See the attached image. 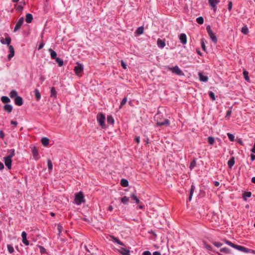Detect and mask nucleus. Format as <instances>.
Here are the masks:
<instances>
[{
	"instance_id": "1",
	"label": "nucleus",
	"mask_w": 255,
	"mask_h": 255,
	"mask_svg": "<svg viewBox=\"0 0 255 255\" xmlns=\"http://www.w3.org/2000/svg\"><path fill=\"white\" fill-rule=\"evenodd\" d=\"M223 241L228 245H229V246L232 247V248H235V249H237L238 250H239V251H240L241 252H244V253L251 252V253H252L253 254H255V251H254V250L250 251L248 249L244 247L241 246L237 245H235V244L232 243V242H231L230 241H228L226 239H224Z\"/></svg>"
},
{
	"instance_id": "2",
	"label": "nucleus",
	"mask_w": 255,
	"mask_h": 255,
	"mask_svg": "<svg viewBox=\"0 0 255 255\" xmlns=\"http://www.w3.org/2000/svg\"><path fill=\"white\" fill-rule=\"evenodd\" d=\"M84 196L82 191L76 194L75 197V203L77 205H80L82 203H85Z\"/></svg>"
},
{
	"instance_id": "3",
	"label": "nucleus",
	"mask_w": 255,
	"mask_h": 255,
	"mask_svg": "<svg viewBox=\"0 0 255 255\" xmlns=\"http://www.w3.org/2000/svg\"><path fill=\"white\" fill-rule=\"evenodd\" d=\"M97 120L98 123H99L100 126L103 128H106L105 124V117L103 114H98L97 116Z\"/></svg>"
},
{
	"instance_id": "4",
	"label": "nucleus",
	"mask_w": 255,
	"mask_h": 255,
	"mask_svg": "<svg viewBox=\"0 0 255 255\" xmlns=\"http://www.w3.org/2000/svg\"><path fill=\"white\" fill-rule=\"evenodd\" d=\"M168 70L177 75H184L183 72L179 69L177 66L172 67H168Z\"/></svg>"
},
{
	"instance_id": "5",
	"label": "nucleus",
	"mask_w": 255,
	"mask_h": 255,
	"mask_svg": "<svg viewBox=\"0 0 255 255\" xmlns=\"http://www.w3.org/2000/svg\"><path fill=\"white\" fill-rule=\"evenodd\" d=\"M206 29L212 41L214 43H216L217 42V38L215 33H214L213 31L211 30L210 26L208 25L206 27Z\"/></svg>"
},
{
	"instance_id": "6",
	"label": "nucleus",
	"mask_w": 255,
	"mask_h": 255,
	"mask_svg": "<svg viewBox=\"0 0 255 255\" xmlns=\"http://www.w3.org/2000/svg\"><path fill=\"white\" fill-rule=\"evenodd\" d=\"M156 126H169L170 125V122L167 119H158V118L156 120Z\"/></svg>"
},
{
	"instance_id": "7",
	"label": "nucleus",
	"mask_w": 255,
	"mask_h": 255,
	"mask_svg": "<svg viewBox=\"0 0 255 255\" xmlns=\"http://www.w3.org/2000/svg\"><path fill=\"white\" fill-rule=\"evenodd\" d=\"M14 150H13V153L11 155H8L5 157L4 158V163L5 166L7 167L8 169H10L11 167V157L14 154Z\"/></svg>"
},
{
	"instance_id": "8",
	"label": "nucleus",
	"mask_w": 255,
	"mask_h": 255,
	"mask_svg": "<svg viewBox=\"0 0 255 255\" xmlns=\"http://www.w3.org/2000/svg\"><path fill=\"white\" fill-rule=\"evenodd\" d=\"M77 66L74 67V72L78 76H81L80 74L83 71L84 68L81 64L79 63H76Z\"/></svg>"
},
{
	"instance_id": "9",
	"label": "nucleus",
	"mask_w": 255,
	"mask_h": 255,
	"mask_svg": "<svg viewBox=\"0 0 255 255\" xmlns=\"http://www.w3.org/2000/svg\"><path fill=\"white\" fill-rule=\"evenodd\" d=\"M219 0H208V2L214 11H216V5L219 3Z\"/></svg>"
},
{
	"instance_id": "10",
	"label": "nucleus",
	"mask_w": 255,
	"mask_h": 255,
	"mask_svg": "<svg viewBox=\"0 0 255 255\" xmlns=\"http://www.w3.org/2000/svg\"><path fill=\"white\" fill-rule=\"evenodd\" d=\"M32 153L33 157L35 160H38L39 159L40 156L39 155L38 151L36 147H32Z\"/></svg>"
},
{
	"instance_id": "11",
	"label": "nucleus",
	"mask_w": 255,
	"mask_h": 255,
	"mask_svg": "<svg viewBox=\"0 0 255 255\" xmlns=\"http://www.w3.org/2000/svg\"><path fill=\"white\" fill-rule=\"evenodd\" d=\"M0 42L3 44H7V46H9L11 42V39L8 36L5 37V38H4L3 37H1Z\"/></svg>"
},
{
	"instance_id": "12",
	"label": "nucleus",
	"mask_w": 255,
	"mask_h": 255,
	"mask_svg": "<svg viewBox=\"0 0 255 255\" xmlns=\"http://www.w3.org/2000/svg\"><path fill=\"white\" fill-rule=\"evenodd\" d=\"M21 236L22 238V243L26 246L29 245V242L27 240V234L25 232H23L21 234Z\"/></svg>"
},
{
	"instance_id": "13",
	"label": "nucleus",
	"mask_w": 255,
	"mask_h": 255,
	"mask_svg": "<svg viewBox=\"0 0 255 255\" xmlns=\"http://www.w3.org/2000/svg\"><path fill=\"white\" fill-rule=\"evenodd\" d=\"M7 46L8 47L10 52V54L8 55V59L10 60L14 55V50L13 47L11 45H9V46Z\"/></svg>"
},
{
	"instance_id": "14",
	"label": "nucleus",
	"mask_w": 255,
	"mask_h": 255,
	"mask_svg": "<svg viewBox=\"0 0 255 255\" xmlns=\"http://www.w3.org/2000/svg\"><path fill=\"white\" fill-rule=\"evenodd\" d=\"M119 252L123 255H129V250H127L124 248L122 247L120 250H119Z\"/></svg>"
},
{
	"instance_id": "15",
	"label": "nucleus",
	"mask_w": 255,
	"mask_h": 255,
	"mask_svg": "<svg viewBox=\"0 0 255 255\" xmlns=\"http://www.w3.org/2000/svg\"><path fill=\"white\" fill-rule=\"evenodd\" d=\"M199 79L201 81L206 82L208 81V77L207 76H205L202 72L199 73Z\"/></svg>"
},
{
	"instance_id": "16",
	"label": "nucleus",
	"mask_w": 255,
	"mask_h": 255,
	"mask_svg": "<svg viewBox=\"0 0 255 255\" xmlns=\"http://www.w3.org/2000/svg\"><path fill=\"white\" fill-rule=\"evenodd\" d=\"M179 39L181 43L183 44H185L187 43L186 35L184 33H182L180 35Z\"/></svg>"
},
{
	"instance_id": "17",
	"label": "nucleus",
	"mask_w": 255,
	"mask_h": 255,
	"mask_svg": "<svg viewBox=\"0 0 255 255\" xmlns=\"http://www.w3.org/2000/svg\"><path fill=\"white\" fill-rule=\"evenodd\" d=\"M41 142L44 146H47L49 145V139L46 137H42L41 139Z\"/></svg>"
},
{
	"instance_id": "18",
	"label": "nucleus",
	"mask_w": 255,
	"mask_h": 255,
	"mask_svg": "<svg viewBox=\"0 0 255 255\" xmlns=\"http://www.w3.org/2000/svg\"><path fill=\"white\" fill-rule=\"evenodd\" d=\"M157 44L159 47L161 48H163L165 46V41L159 38L157 39Z\"/></svg>"
},
{
	"instance_id": "19",
	"label": "nucleus",
	"mask_w": 255,
	"mask_h": 255,
	"mask_svg": "<svg viewBox=\"0 0 255 255\" xmlns=\"http://www.w3.org/2000/svg\"><path fill=\"white\" fill-rule=\"evenodd\" d=\"M48 51L50 52L51 58L52 59H55L56 58H57V53L55 51L52 50L51 48H49L48 49Z\"/></svg>"
},
{
	"instance_id": "20",
	"label": "nucleus",
	"mask_w": 255,
	"mask_h": 255,
	"mask_svg": "<svg viewBox=\"0 0 255 255\" xmlns=\"http://www.w3.org/2000/svg\"><path fill=\"white\" fill-rule=\"evenodd\" d=\"M33 19V16L31 14L27 13L26 15L25 20L27 23H31Z\"/></svg>"
},
{
	"instance_id": "21",
	"label": "nucleus",
	"mask_w": 255,
	"mask_h": 255,
	"mask_svg": "<svg viewBox=\"0 0 255 255\" xmlns=\"http://www.w3.org/2000/svg\"><path fill=\"white\" fill-rule=\"evenodd\" d=\"M3 109L5 111L10 113L12 110V107L10 105L6 104L4 106Z\"/></svg>"
},
{
	"instance_id": "22",
	"label": "nucleus",
	"mask_w": 255,
	"mask_h": 255,
	"mask_svg": "<svg viewBox=\"0 0 255 255\" xmlns=\"http://www.w3.org/2000/svg\"><path fill=\"white\" fill-rule=\"evenodd\" d=\"M235 158L233 157L228 162V165L230 168H231L235 164Z\"/></svg>"
},
{
	"instance_id": "23",
	"label": "nucleus",
	"mask_w": 255,
	"mask_h": 255,
	"mask_svg": "<svg viewBox=\"0 0 255 255\" xmlns=\"http://www.w3.org/2000/svg\"><path fill=\"white\" fill-rule=\"evenodd\" d=\"M121 184L124 187H127L128 185V182L127 179H122L121 181Z\"/></svg>"
},
{
	"instance_id": "24",
	"label": "nucleus",
	"mask_w": 255,
	"mask_h": 255,
	"mask_svg": "<svg viewBox=\"0 0 255 255\" xmlns=\"http://www.w3.org/2000/svg\"><path fill=\"white\" fill-rule=\"evenodd\" d=\"M34 93L36 100L37 101L39 100L41 98V95L39 90L38 89H35L34 90Z\"/></svg>"
},
{
	"instance_id": "25",
	"label": "nucleus",
	"mask_w": 255,
	"mask_h": 255,
	"mask_svg": "<svg viewBox=\"0 0 255 255\" xmlns=\"http://www.w3.org/2000/svg\"><path fill=\"white\" fill-rule=\"evenodd\" d=\"M111 238L113 240L114 242L117 243L120 245L124 246V244L123 242H122L120 240H119L118 238L115 237L114 236H111Z\"/></svg>"
},
{
	"instance_id": "26",
	"label": "nucleus",
	"mask_w": 255,
	"mask_h": 255,
	"mask_svg": "<svg viewBox=\"0 0 255 255\" xmlns=\"http://www.w3.org/2000/svg\"><path fill=\"white\" fill-rule=\"evenodd\" d=\"M144 31V28L143 26H140L136 30V33L137 35H140L142 34L143 33Z\"/></svg>"
},
{
	"instance_id": "27",
	"label": "nucleus",
	"mask_w": 255,
	"mask_h": 255,
	"mask_svg": "<svg viewBox=\"0 0 255 255\" xmlns=\"http://www.w3.org/2000/svg\"><path fill=\"white\" fill-rule=\"evenodd\" d=\"M107 123L108 124L113 125L114 124L115 121L112 116H108L107 117Z\"/></svg>"
},
{
	"instance_id": "28",
	"label": "nucleus",
	"mask_w": 255,
	"mask_h": 255,
	"mask_svg": "<svg viewBox=\"0 0 255 255\" xmlns=\"http://www.w3.org/2000/svg\"><path fill=\"white\" fill-rule=\"evenodd\" d=\"M194 189H195V186L193 185H192L191 187V189H190V195H189V201H190L191 200L193 194L194 193Z\"/></svg>"
},
{
	"instance_id": "29",
	"label": "nucleus",
	"mask_w": 255,
	"mask_h": 255,
	"mask_svg": "<svg viewBox=\"0 0 255 255\" xmlns=\"http://www.w3.org/2000/svg\"><path fill=\"white\" fill-rule=\"evenodd\" d=\"M50 92H51V95H50L51 97H56L57 92L54 87H53L51 88Z\"/></svg>"
},
{
	"instance_id": "30",
	"label": "nucleus",
	"mask_w": 255,
	"mask_h": 255,
	"mask_svg": "<svg viewBox=\"0 0 255 255\" xmlns=\"http://www.w3.org/2000/svg\"><path fill=\"white\" fill-rule=\"evenodd\" d=\"M24 21L23 17H21L18 22H17V30L20 28Z\"/></svg>"
},
{
	"instance_id": "31",
	"label": "nucleus",
	"mask_w": 255,
	"mask_h": 255,
	"mask_svg": "<svg viewBox=\"0 0 255 255\" xmlns=\"http://www.w3.org/2000/svg\"><path fill=\"white\" fill-rule=\"evenodd\" d=\"M23 104V100L21 97L17 96V106H21Z\"/></svg>"
},
{
	"instance_id": "32",
	"label": "nucleus",
	"mask_w": 255,
	"mask_h": 255,
	"mask_svg": "<svg viewBox=\"0 0 255 255\" xmlns=\"http://www.w3.org/2000/svg\"><path fill=\"white\" fill-rule=\"evenodd\" d=\"M130 197L132 199H133L135 201V202L136 204L139 203L140 201L135 194H131Z\"/></svg>"
},
{
	"instance_id": "33",
	"label": "nucleus",
	"mask_w": 255,
	"mask_h": 255,
	"mask_svg": "<svg viewBox=\"0 0 255 255\" xmlns=\"http://www.w3.org/2000/svg\"><path fill=\"white\" fill-rule=\"evenodd\" d=\"M1 100L3 103H8L10 102V99L6 96H2L1 98Z\"/></svg>"
},
{
	"instance_id": "34",
	"label": "nucleus",
	"mask_w": 255,
	"mask_h": 255,
	"mask_svg": "<svg viewBox=\"0 0 255 255\" xmlns=\"http://www.w3.org/2000/svg\"><path fill=\"white\" fill-rule=\"evenodd\" d=\"M55 61L58 63L59 67H61L63 65V61L59 58L55 59Z\"/></svg>"
},
{
	"instance_id": "35",
	"label": "nucleus",
	"mask_w": 255,
	"mask_h": 255,
	"mask_svg": "<svg viewBox=\"0 0 255 255\" xmlns=\"http://www.w3.org/2000/svg\"><path fill=\"white\" fill-rule=\"evenodd\" d=\"M47 165L49 171H51L53 168V165L51 160L50 159L47 160Z\"/></svg>"
},
{
	"instance_id": "36",
	"label": "nucleus",
	"mask_w": 255,
	"mask_h": 255,
	"mask_svg": "<svg viewBox=\"0 0 255 255\" xmlns=\"http://www.w3.org/2000/svg\"><path fill=\"white\" fill-rule=\"evenodd\" d=\"M220 252L226 253V254H230L231 253V250L227 248H222L220 250Z\"/></svg>"
},
{
	"instance_id": "37",
	"label": "nucleus",
	"mask_w": 255,
	"mask_h": 255,
	"mask_svg": "<svg viewBox=\"0 0 255 255\" xmlns=\"http://www.w3.org/2000/svg\"><path fill=\"white\" fill-rule=\"evenodd\" d=\"M11 98H14V101L16 104V91L13 90L10 93Z\"/></svg>"
},
{
	"instance_id": "38",
	"label": "nucleus",
	"mask_w": 255,
	"mask_h": 255,
	"mask_svg": "<svg viewBox=\"0 0 255 255\" xmlns=\"http://www.w3.org/2000/svg\"><path fill=\"white\" fill-rule=\"evenodd\" d=\"M57 230L58 231V236H60V234L63 230V227L61 224H57Z\"/></svg>"
},
{
	"instance_id": "39",
	"label": "nucleus",
	"mask_w": 255,
	"mask_h": 255,
	"mask_svg": "<svg viewBox=\"0 0 255 255\" xmlns=\"http://www.w3.org/2000/svg\"><path fill=\"white\" fill-rule=\"evenodd\" d=\"M248 74H249V73L248 71H244L243 72V75L244 76V78H245V80L247 81H249V80H250V78L248 76Z\"/></svg>"
},
{
	"instance_id": "40",
	"label": "nucleus",
	"mask_w": 255,
	"mask_h": 255,
	"mask_svg": "<svg viewBox=\"0 0 255 255\" xmlns=\"http://www.w3.org/2000/svg\"><path fill=\"white\" fill-rule=\"evenodd\" d=\"M129 201V198L127 197V196H124L121 199V202L123 204H127Z\"/></svg>"
},
{
	"instance_id": "41",
	"label": "nucleus",
	"mask_w": 255,
	"mask_h": 255,
	"mask_svg": "<svg viewBox=\"0 0 255 255\" xmlns=\"http://www.w3.org/2000/svg\"><path fill=\"white\" fill-rule=\"evenodd\" d=\"M241 31L244 34H247L249 32V30L248 27L246 26H245L242 27Z\"/></svg>"
},
{
	"instance_id": "42",
	"label": "nucleus",
	"mask_w": 255,
	"mask_h": 255,
	"mask_svg": "<svg viewBox=\"0 0 255 255\" xmlns=\"http://www.w3.org/2000/svg\"><path fill=\"white\" fill-rule=\"evenodd\" d=\"M196 21L198 23L202 24L204 22V18L202 16H200L196 19Z\"/></svg>"
},
{
	"instance_id": "43",
	"label": "nucleus",
	"mask_w": 255,
	"mask_h": 255,
	"mask_svg": "<svg viewBox=\"0 0 255 255\" xmlns=\"http://www.w3.org/2000/svg\"><path fill=\"white\" fill-rule=\"evenodd\" d=\"M127 102V98L126 97H125L122 101L121 103V104H120V108H122L126 104V103Z\"/></svg>"
},
{
	"instance_id": "44",
	"label": "nucleus",
	"mask_w": 255,
	"mask_h": 255,
	"mask_svg": "<svg viewBox=\"0 0 255 255\" xmlns=\"http://www.w3.org/2000/svg\"><path fill=\"white\" fill-rule=\"evenodd\" d=\"M208 141L210 144L213 145L215 142L214 138L212 136L208 137Z\"/></svg>"
},
{
	"instance_id": "45",
	"label": "nucleus",
	"mask_w": 255,
	"mask_h": 255,
	"mask_svg": "<svg viewBox=\"0 0 255 255\" xmlns=\"http://www.w3.org/2000/svg\"><path fill=\"white\" fill-rule=\"evenodd\" d=\"M196 165V161L195 159H194L190 163V168L192 169Z\"/></svg>"
},
{
	"instance_id": "46",
	"label": "nucleus",
	"mask_w": 255,
	"mask_h": 255,
	"mask_svg": "<svg viewBox=\"0 0 255 255\" xmlns=\"http://www.w3.org/2000/svg\"><path fill=\"white\" fill-rule=\"evenodd\" d=\"M7 249L9 253H12L14 252V249L13 247L10 245H8L7 246Z\"/></svg>"
},
{
	"instance_id": "47",
	"label": "nucleus",
	"mask_w": 255,
	"mask_h": 255,
	"mask_svg": "<svg viewBox=\"0 0 255 255\" xmlns=\"http://www.w3.org/2000/svg\"><path fill=\"white\" fill-rule=\"evenodd\" d=\"M209 95L210 97V98L213 100V101H215V99H216V98H215V96L214 94V93L212 91H210L209 92Z\"/></svg>"
},
{
	"instance_id": "48",
	"label": "nucleus",
	"mask_w": 255,
	"mask_h": 255,
	"mask_svg": "<svg viewBox=\"0 0 255 255\" xmlns=\"http://www.w3.org/2000/svg\"><path fill=\"white\" fill-rule=\"evenodd\" d=\"M251 192H245L244 194V198L245 200H246V197H250L251 196Z\"/></svg>"
},
{
	"instance_id": "49",
	"label": "nucleus",
	"mask_w": 255,
	"mask_h": 255,
	"mask_svg": "<svg viewBox=\"0 0 255 255\" xmlns=\"http://www.w3.org/2000/svg\"><path fill=\"white\" fill-rule=\"evenodd\" d=\"M201 47L203 49V50L205 51H206V47L204 42V39H201Z\"/></svg>"
},
{
	"instance_id": "50",
	"label": "nucleus",
	"mask_w": 255,
	"mask_h": 255,
	"mask_svg": "<svg viewBox=\"0 0 255 255\" xmlns=\"http://www.w3.org/2000/svg\"><path fill=\"white\" fill-rule=\"evenodd\" d=\"M227 135L231 141H234L235 137H234V136L232 134H231L230 133H228Z\"/></svg>"
},
{
	"instance_id": "51",
	"label": "nucleus",
	"mask_w": 255,
	"mask_h": 255,
	"mask_svg": "<svg viewBox=\"0 0 255 255\" xmlns=\"http://www.w3.org/2000/svg\"><path fill=\"white\" fill-rule=\"evenodd\" d=\"M231 109H232V107H230V110H228L227 113H226V118H229L231 115V114H232V110H231Z\"/></svg>"
},
{
	"instance_id": "52",
	"label": "nucleus",
	"mask_w": 255,
	"mask_h": 255,
	"mask_svg": "<svg viewBox=\"0 0 255 255\" xmlns=\"http://www.w3.org/2000/svg\"><path fill=\"white\" fill-rule=\"evenodd\" d=\"M213 244L215 246H216L218 248L221 247L222 246V244L219 243V242H213Z\"/></svg>"
},
{
	"instance_id": "53",
	"label": "nucleus",
	"mask_w": 255,
	"mask_h": 255,
	"mask_svg": "<svg viewBox=\"0 0 255 255\" xmlns=\"http://www.w3.org/2000/svg\"><path fill=\"white\" fill-rule=\"evenodd\" d=\"M40 253L42 254L46 253V250L42 246H39Z\"/></svg>"
},
{
	"instance_id": "54",
	"label": "nucleus",
	"mask_w": 255,
	"mask_h": 255,
	"mask_svg": "<svg viewBox=\"0 0 255 255\" xmlns=\"http://www.w3.org/2000/svg\"><path fill=\"white\" fill-rule=\"evenodd\" d=\"M121 64H122V66L123 67V68L124 69H127V65L123 60L121 61Z\"/></svg>"
},
{
	"instance_id": "55",
	"label": "nucleus",
	"mask_w": 255,
	"mask_h": 255,
	"mask_svg": "<svg viewBox=\"0 0 255 255\" xmlns=\"http://www.w3.org/2000/svg\"><path fill=\"white\" fill-rule=\"evenodd\" d=\"M232 8V2L230 1L228 4V9L229 11H231Z\"/></svg>"
},
{
	"instance_id": "56",
	"label": "nucleus",
	"mask_w": 255,
	"mask_h": 255,
	"mask_svg": "<svg viewBox=\"0 0 255 255\" xmlns=\"http://www.w3.org/2000/svg\"><path fill=\"white\" fill-rule=\"evenodd\" d=\"M44 45V42L43 41H42V42L39 45L38 49L40 50V49H42Z\"/></svg>"
},
{
	"instance_id": "57",
	"label": "nucleus",
	"mask_w": 255,
	"mask_h": 255,
	"mask_svg": "<svg viewBox=\"0 0 255 255\" xmlns=\"http://www.w3.org/2000/svg\"><path fill=\"white\" fill-rule=\"evenodd\" d=\"M23 9V6L22 5H18V6L17 7V11H21Z\"/></svg>"
},
{
	"instance_id": "58",
	"label": "nucleus",
	"mask_w": 255,
	"mask_h": 255,
	"mask_svg": "<svg viewBox=\"0 0 255 255\" xmlns=\"http://www.w3.org/2000/svg\"><path fill=\"white\" fill-rule=\"evenodd\" d=\"M142 255H151V254L149 251H145L142 253Z\"/></svg>"
},
{
	"instance_id": "59",
	"label": "nucleus",
	"mask_w": 255,
	"mask_h": 255,
	"mask_svg": "<svg viewBox=\"0 0 255 255\" xmlns=\"http://www.w3.org/2000/svg\"><path fill=\"white\" fill-rule=\"evenodd\" d=\"M0 137L1 138H3L4 137V133L2 131H0Z\"/></svg>"
},
{
	"instance_id": "60",
	"label": "nucleus",
	"mask_w": 255,
	"mask_h": 255,
	"mask_svg": "<svg viewBox=\"0 0 255 255\" xmlns=\"http://www.w3.org/2000/svg\"><path fill=\"white\" fill-rule=\"evenodd\" d=\"M4 168V165L3 164L0 162V170H2Z\"/></svg>"
},
{
	"instance_id": "61",
	"label": "nucleus",
	"mask_w": 255,
	"mask_h": 255,
	"mask_svg": "<svg viewBox=\"0 0 255 255\" xmlns=\"http://www.w3.org/2000/svg\"><path fill=\"white\" fill-rule=\"evenodd\" d=\"M135 140L136 141V142L137 143H139V141H140V138H139V136H137L135 137Z\"/></svg>"
},
{
	"instance_id": "62",
	"label": "nucleus",
	"mask_w": 255,
	"mask_h": 255,
	"mask_svg": "<svg viewBox=\"0 0 255 255\" xmlns=\"http://www.w3.org/2000/svg\"><path fill=\"white\" fill-rule=\"evenodd\" d=\"M251 160L252 161H254L255 160V154H251Z\"/></svg>"
},
{
	"instance_id": "63",
	"label": "nucleus",
	"mask_w": 255,
	"mask_h": 255,
	"mask_svg": "<svg viewBox=\"0 0 255 255\" xmlns=\"http://www.w3.org/2000/svg\"><path fill=\"white\" fill-rule=\"evenodd\" d=\"M153 255H161L160 253L158 252H154L153 253Z\"/></svg>"
},
{
	"instance_id": "64",
	"label": "nucleus",
	"mask_w": 255,
	"mask_h": 255,
	"mask_svg": "<svg viewBox=\"0 0 255 255\" xmlns=\"http://www.w3.org/2000/svg\"><path fill=\"white\" fill-rule=\"evenodd\" d=\"M214 185L216 186H218L220 185V183L218 181H215L214 182Z\"/></svg>"
}]
</instances>
